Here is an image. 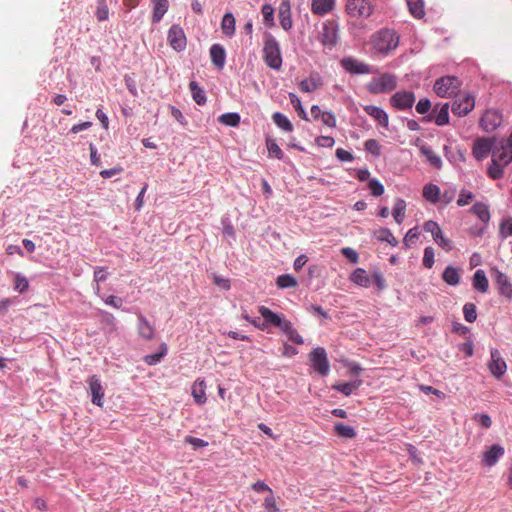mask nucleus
Returning <instances> with one entry per match:
<instances>
[{"instance_id":"39","label":"nucleus","mask_w":512,"mask_h":512,"mask_svg":"<svg viewBox=\"0 0 512 512\" xmlns=\"http://www.w3.org/2000/svg\"><path fill=\"white\" fill-rule=\"evenodd\" d=\"M320 39L324 45L333 46L337 41L336 31L333 28L324 26Z\"/></svg>"},{"instance_id":"19","label":"nucleus","mask_w":512,"mask_h":512,"mask_svg":"<svg viewBox=\"0 0 512 512\" xmlns=\"http://www.w3.org/2000/svg\"><path fill=\"white\" fill-rule=\"evenodd\" d=\"M365 113L374 118L378 124L387 128L389 125V117L387 113L380 107L374 105H366L363 107Z\"/></svg>"},{"instance_id":"16","label":"nucleus","mask_w":512,"mask_h":512,"mask_svg":"<svg viewBox=\"0 0 512 512\" xmlns=\"http://www.w3.org/2000/svg\"><path fill=\"white\" fill-rule=\"evenodd\" d=\"M495 284L502 296L512 299V283L506 274L496 271Z\"/></svg>"},{"instance_id":"22","label":"nucleus","mask_w":512,"mask_h":512,"mask_svg":"<svg viewBox=\"0 0 512 512\" xmlns=\"http://www.w3.org/2000/svg\"><path fill=\"white\" fill-rule=\"evenodd\" d=\"M335 0H312L311 11L315 15H325L334 9Z\"/></svg>"},{"instance_id":"53","label":"nucleus","mask_w":512,"mask_h":512,"mask_svg":"<svg viewBox=\"0 0 512 512\" xmlns=\"http://www.w3.org/2000/svg\"><path fill=\"white\" fill-rule=\"evenodd\" d=\"M423 229L426 232L431 233L433 240L438 236V234L442 232V229L440 228L438 223L432 220L426 221L423 225Z\"/></svg>"},{"instance_id":"25","label":"nucleus","mask_w":512,"mask_h":512,"mask_svg":"<svg viewBox=\"0 0 512 512\" xmlns=\"http://www.w3.org/2000/svg\"><path fill=\"white\" fill-rule=\"evenodd\" d=\"M206 384L204 379H197L192 386V396L197 404H204L206 397Z\"/></svg>"},{"instance_id":"28","label":"nucleus","mask_w":512,"mask_h":512,"mask_svg":"<svg viewBox=\"0 0 512 512\" xmlns=\"http://www.w3.org/2000/svg\"><path fill=\"white\" fill-rule=\"evenodd\" d=\"M420 152L426 157L431 166L436 169H440L442 167V160L440 156L430 146L422 145L420 147Z\"/></svg>"},{"instance_id":"9","label":"nucleus","mask_w":512,"mask_h":512,"mask_svg":"<svg viewBox=\"0 0 512 512\" xmlns=\"http://www.w3.org/2000/svg\"><path fill=\"white\" fill-rule=\"evenodd\" d=\"M494 138L481 137L474 141L472 154L477 160H483L492 153L494 149Z\"/></svg>"},{"instance_id":"58","label":"nucleus","mask_w":512,"mask_h":512,"mask_svg":"<svg viewBox=\"0 0 512 512\" xmlns=\"http://www.w3.org/2000/svg\"><path fill=\"white\" fill-rule=\"evenodd\" d=\"M368 187L373 196H381L384 193V186L376 179L370 180Z\"/></svg>"},{"instance_id":"45","label":"nucleus","mask_w":512,"mask_h":512,"mask_svg":"<svg viewBox=\"0 0 512 512\" xmlns=\"http://www.w3.org/2000/svg\"><path fill=\"white\" fill-rule=\"evenodd\" d=\"M449 104L445 103L442 105L437 115L435 116V123L438 126H444L449 123Z\"/></svg>"},{"instance_id":"30","label":"nucleus","mask_w":512,"mask_h":512,"mask_svg":"<svg viewBox=\"0 0 512 512\" xmlns=\"http://www.w3.org/2000/svg\"><path fill=\"white\" fill-rule=\"evenodd\" d=\"M236 21L232 13H226L221 21V30L223 34L232 37L235 34Z\"/></svg>"},{"instance_id":"21","label":"nucleus","mask_w":512,"mask_h":512,"mask_svg":"<svg viewBox=\"0 0 512 512\" xmlns=\"http://www.w3.org/2000/svg\"><path fill=\"white\" fill-rule=\"evenodd\" d=\"M321 77L317 74H311L309 78L304 79L299 84V89L302 92L310 93L316 91L322 86Z\"/></svg>"},{"instance_id":"11","label":"nucleus","mask_w":512,"mask_h":512,"mask_svg":"<svg viewBox=\"0 0 512 512\" xmlns=\"http://www.w3.org/2000/svg\"><path fill=\"white\" fill-rule=\"evenodd\" d=\"M491 359L488 362V369L491 374L497 379L501 378L507 371V364L501 357L500 352L492 348L490 351Z\"/></svg>"},{"instance_id":"49","label":"nucleus","mask_w":512,"mask_h":512,"mask_svg":"<svg viewBox=\"0 0 512 512\" xmlns=\"http://www.w3.org/2000/svg\"><path fill=\"white\" fill-rule=\"evenodd\" d=\"M261 12L263 14V18L265 21V24L268 27L274 26V8L270 4H264L262 6Z\"/></svg>"},{"instance_id":"15","label":"nucleus","mask_w":512,"mask_h":512,"mask_svg":"<svg viewBox=\"0 0 512 512\" xmlns=\"http://www.w3.org/2000/svg\"><path fill=\"white\" fill-rule=\"evenodd\" d=\"M87 382H88L89 390H90L91 396H92V399H91L92 403L97 406L102 407L103 406L104 389H103L100 379L96 375H93L88 378Z\"/></svg>"},{"instance_id":"33","label":"nucleus","mask_w":512,"mask_h":512,"mask_svg":"<svg viewBox=\"0 0 512 512\" xmlns=\"http://www.w3.org/2000/svg\"><path fill=\"white\" fill-rule=\"evenodd\" d=\"M442 279L449 285H458L460 283L459 270L451 265L447 266L442 274Z\"/></svg>"},{"instance_id":"35","label":"nucleus","mask_w":512,"mask_h":512,"mask_svg":"<svg viewBox=\"0 0 512 512\" xmlns=\"http://www.w3.org/2000/svg\"><path fill=\"white\" fill-rule=\"evenodd\" d=\"M375 238L380 242H387L391 246H397L398 241L388 228H380L374 232Z\"/></svg>"},{"instance_id":"56","label":"nucleus","mask_w":512,"mask_h":512,"mask_svg":"<svg viewBox=\"0 0 512 512\" xmlns=\"http://www.w3.org/2000/svg\"><path fill=\"white\" fill-rule=\"evenodd\" d=\"M419 236L420 233L417 227L409 229L403 239L404 245L409 247L411 243H414L419 238Z\"/></svg>"},{"instance_id":"29","label":"nucleus","mask_w":512,"mask_h":512,"mask_svg":"<svg viewBox=\"0 0 512 512\" xmlns=\"http://www.w3.org/2000/svg\"><path fill=\"white\" fill-rule=\"evenodd\" d=\"M362 385V380H354L351 382L337 383L332 386V389L343 393L345 396L351 395Z\"/></svg>"},{"instance_id":"12","label":"nucleus","mask_w":512,"mask_h":512,"mask_svg":"<svg viewBox=\"0 0 512 512\" xmlns=\"http://www.w3.org/2000/svg\"><path fill=\"white\" fill-rule=\"evenodd\" d=\"M415 102V95L411 91H398L390 98V104L398 110L412 108Z\"/></svg>"},{"instance_id":"23","label":"nucleus","mask_w":512,"mask_h":512,"mask_svg":"<svg viewBox=\"0 0 512 512\" xmlns=\"http://www.w3.org/2000/svg\"><path fill=\"white\" fill-rule=\"evenodd\" d=\"M259 313L264 318L265 325L271 324V325H273L275 327H279L281 329L286 321V320L281 319L279 315H277L276 313H274L273 311H271L269 308H267L265 306L259 307Z\"/></svg>"},{"instance_id":"5","label":"nucleus","mask_w":512,"mask_h":512,"mask_svg":"<svg viewBox=\"0 0 512 512\" xmlns=\"http://www.w3.org/2000/svg\"><path fill=\"white\" fill-rule=\"evenodd\" d=\"M396 76L390 73H383L379 77H373L366 88L371 94L387 93L396 88Z\"/></svg>"},{"instance_id":"50","label":"nucleus","mask_w":512,"mask_h":512,"mask_svg":"<svg viewBox=\"0 0 512 512\" xmlns=\"http://www.w3.org/2000/svg\"><path fill=\"white\" fill-rule=\"evenodd\" d=\"M266 146L271 157H275L277 159L283 158V152L278 146V144L273 139L266 140Z\"/></svg>"},{"instance_id":"26","label":"nucleus","mask_w":512,"mask_h":512,"mask_svg":"<svg viewBox=\"0 0 512 512\" xmlns=\"http://www.w3.org/2000/svg\"><path fill=\"white\" fill-rule=\"evenodd\" d=\"M350 280L358 286L368 288L371 285V277L363 268L355 269L350 275Z\"/></svg>"},{"instance_id":"43","label":"nucleus","mask_w":512,"mask_h":512,"mask_svg":"<svg viewBox=\"0 0 512 512\" xmlns=\"http://www.w3.org/2000/svg\"><path fill=\"white\" fill-rule=\"evenodd\" d=\"M218 121L224 125L236 127L240 123V115L238 113H225L219 116Z\"/></svg>"},{"instance_id":"8","label":"nucleus","mask_w":512,"mask_h":512,"mask_svg":"<svg viewBox=\"0 0 512 512\" xmlns=\"http://www.w3.org/2000/svg\"><path fill=\"white\" fill-rule=\"evenodd\" d=\"M374 10V6L369 0H348L346 3L347 13L356 18H369Z\"/></svg>"},{"instance_id":"17","label":"nucleus","mask_w":512,"mask_h":512,"mask_svg":"<svg viewBox=\"0 0 512 512\" xmlns=\"http://www.w3.org/2000/svg\"><path fill=\"white\" fill-rule=\"evenodd\" d=\"M137 321L138 335L143 339L152 340L155 336L154 326L142 314L137 316Z\"/></svg>"},{"instance_id":"2","label":"nucleus","mask_w":512,"mask_h":512,"mask_svg":"<svg viewBox=\"0 0 512 512\" xmlns=\"http://www.w3.org/2000/svg\"><path fill=\"white\" fill-rule=\"evenodd\" d=\"M371 44L377 53L388 55L398 47L399 35L393 29L384 28L372 35Z\"/></svg>"},{"instance_id":"55","label":"nucleus","mask_w":512,"mask_h":512,"mask_svg":"<svg viewBox=\"0 0 512 512\" xmlns=\"http://www.w3.org/2000/svg\"><path fill=\"white\" fill-rule=\"evenodd\" d=\"M499 232L503 238L512 236V217L507 218L501 222Z\"/></svg>"},{"instance_id":"36","label":"nucleus","mask_w":512,"mask_h":512,"mask_svg":"<svg viewBox=\"0 0 512 512\" xmlns=\"http://www.w3.org/2000/svg\"><path fill=\"white\" fill-rule=\"evenodd\" d=\"M406 202L398 198L396 199L393 207V217L398 224H401L405 218Z\"/></svg>"},{"instance_id":"13","label":"nucleus","mask_w":512,"mask_h":512,"mask_svg":"<svg viewBox=\"0 0 512 512\" xmlns=\"http://www.w3.org/2000/svg\"><path fill=\"white\" fill-rule=\"evenodd\" d=\"M168 41L174 50H184L186 47V36L183 29L178 25H173L168 32Z\"/></svg>"},{"instance_id":"54","label":"nucleus","mask_w":512,"mask_h":512,"mask_svg":"<svg viewBox=\"0 0 512 512\" xmlns=\"http://www.w3.org/2000/svg\"><path fill=\"white\" fill-rule=\"evenodd\" d=\"M434 249L432 247H426L424 249V256H423V266L425 268H432L434 265Z\"/></svg>"},{"instance_id":"48","label":"nucleus","mask_w":512,"mask_h":512,"mask_svg":"<svg viewBox=\"0 0 512 512\" xmlns=\"http://www.w3.org/2000/svg\"><path fill=\"white\" fill-rule=\"evenodd\" d=\"M107 272L106 268L104 267H96L94 270V282L96 283V286L94 287L96 295H99L100 293V282H103L107 279Z\"/></svg>"},{"instance_id":"63","label":"nucleus","mask_w":512,"mask_h":512,"mask_svg":"<svg viewBox=\"0 0 512 512\" xmlns=\"http://www.w3.org/2000/svg\"><path fill=\"white\" fill-rule=\"evenodd\" d=\"M169 108H170L172 117L182 126H186L187 120L184 117V115L182 114V112L178 108H176L175 106H172V105H170Z\"/></svg>"},{"instance_id":"52","label":"nucleus","mask_w":512,"mask_h":512,"mask_svg":"<svg viewBox=\"0 0 512 512\" xmlns=\"http://www.w3.org/2000/svg\"><path fill=\"white\" fill-rule=\"evenodd\" d=\"M289 99L293 107L298 111L299 116L304 119L308 120L305 110L302 107L300 99L295 95L294 93L289 94Z\"/></svg>"},{"instance_id":"62","label":"nucleus","mask_w":512,"mask_h":512,"mask_svg":"<svg viewBox=\"0 0 512 512\" xmlns=\"http://www.w3.org/2000/svg\"><path fill=\"white\" fill-rule=\"evenodd\" d=\"M415 109H416V111L419 114H426V113H428L429 110L431 109V102H430V100L427 99V98L420 99L419 102L416 104Z\"/></svg>"},{"instance_id":"27","label":"nucleus","mask_w":512,"mask_h":512,"mask_svg":"<svg viewBox=\"0 0 512 512\" xmlns=\"http://www.w3.org/2000/svg\"><path fill=\"white\" fill-rule=\"evenodd\" d=\"M211 61L218 68H223L226 60L224 48L219 44H214L210 48Z\"/></svg>"},{"instance_id":"32","label":"nucleus","mask_w":512,"mask_h":512,"mask_svg":"<svg viewBox=\"0 0 512 512\" xmlns=\"http://www.w3.org/2000/svg\"><path fill=\"white\" fill-rule=\"evenodd\" d=\"M473 287L482 292L486 293L489 288V282L483 270H477L473 276Z\"/></svg>"},{"instance_id":"18","label":"nucleus","mask_w":512,"mask_h":512,"mask_svg":"<svg viewBox=\"0 0 512 512\" xmlns=\"http://www.w3.org/2000/svg\"><path fill=\"white\" fill-rule=\"evenodd\" d=\"M278 18L281 27L285 31L291 30L293 21L291 18V4L290 2H282L279 6Z\"/></svg>"},{"instance_id":"64","label":"nucleus","mask_w":512,"mask_h":512,"mask_svg":"<svg viewBox=\"0 0 512 512\" xmlns=\"http://www.w3.org/2000/svg\"><path fill=\"white\" fill-rule=\"evenodd\" d=\"M315 142L320 147L331 148L333 147L335 140L331 136H319L316 138Z\"/></svg>"},{"instance_id":"42","label":"nucleus","mask_w":512,"mask_h":512,"mask_svg":"<svg viewBox=\"0 0 512 512\" xmlns=\"http://www.w3.org/2000/svg\"><path fill=\"white\" fill-rule=\"evenodd\" d=\"M192 97L194 101L199 104L203 105L206 102V97L204 91L198 86V84L194 81H192L189 85Z\"/></svg>"},{"instance_id":"47","label":"nucleus","mask_w":512,"mask_h":512,"mask_svg":"<svg viewBox=\"0 0 512 512\" xmlns=\"http://www.w3.org/2000/svg\"><path fill=\"white\" fill-rule=\"evenodd\" d=\"M276 283L279 288H294L297 286V280L289 274L278 276Z\"/></svg>"},{"instance_id":"51","label":"nucleus","mask_w":512,"mask_h":512,"mask_svg":"<svg viewBox=\"0 0 512 512\" xmlns=\"http://www.w3.org/2000/svg\"><path fill=\"white\" fill-rule=\"evenodd\" d=\"M464 318L467 322L472 323L477 318L476 306L473 303H466L463 307Z\"/></svg>"},{"instance_id":"4","label":"nucleus","mask_w":512,"mask_h":512,"mask_svg":"<svg viewBox=\"0 0 512 512\" xmlns=\"http://www.w3.org/2000/svg\"><path fill=\"white\" fill-rule=\"evenodd\" d=\"M462 82L456 76H443L436 79L433 90L442 98H451L458 95Z\"/></svg>"},{"instance_id":"44","label":"nucleus","mask_w":512,"mask_h":512,"mask_svg":"<svg viewBox=\"0 0 512 512\" xmlns=\"http://www.w3.org/2000/svg\"><path fill=\"white\" fill-rule=\"evenodd\" d=\"M13 288L15 291H17L19 293H24L25 291H27L29 288V282H28L27 278L20 273H15Z\"/></svg>"},{"instance_id":"14","label":"nucleus","mask_w":512,"mask_h":512,"mask_svg":"<svg viewBox=\"0 0 512 512\" xmlns=\"http://www.w3.org/2000/svg\"><path fill=\"white\" fill-rule=\"evenodd\" d=\"M341 66L352 74H369L372 69L369 65L360 62L352 57H346L341 60Z\"/></svg>"},{"instance_id":"1","label":"nucleus","mask_w":512,"mask_h":512,"mask_svg":"<svg viewBox=\"0 0 512 512\" xmlns=\"http://www.w3.org/2000/svg\"><path fill=\"white\" fill-rule=\"evenodd\" d=\"M512 162V133L509 138L502 139L492 151L491 164L487 173L493 180L503 177V169Z\"/></svg>"},{"instance_id":"3","label":"nucleus","mask_w":512,"mask_h":512,"mask_svg":"<svg viewBox=\"0 0 512 512\" xmlns=\"http://www.w3.org/2000/svg\"><path fill=\"white\" fill-rule=\"evenodd\" d=\"M263 58L265 63L272 69L279 70L282 66L279 43L270 33L265 34Z\"/></svg>"},{"instance_id":"6","label":"nucleus","mask_w":512,"mask_h":512,"mask_svg":"<svg viewBox=\"0 0 512 512\" xmlns=\"http://www.w3.org/2000/svg\"><path fill=\"white\" fill-rule=\"evenodd\" d=\"M475 107V97L468 93H462L455 96V100L452 103V113L458 117H464L468 115Z\"/></svg>"},{"instance_id":"31","label":"nucleus","mask_w":512,"mask_h":512,"mask_svg":"<svg viewBox=\"0 0 512 512\" xmlns=\"http://www.w3.org/2000/svg\"><path fill=\"white\" fill-rule=\"evenodd\" d=\"M422 194L427 201L435 204L440 200L441 192L437 185L429 183L423 187Z\"/></svg>"},{"instance_id":"20","label":"nucleus","mask_w":512,"mask_h":512,"mask_svg":"<svg viewBox=\"0 0 512 512\" xmlns=\"http://www.w3.org/2000/svg\"><path fill=\"white\" fill-rule=\"evenodd\" d=\"M504 455V448L499 444L492 445L483 454V463L486 466H493L497 463L500 457Z\"/></svg>"},{"instance_id":"10","label":"nucleus","mask_w":512,"mask_h":512,"mask_svg":"<svg viewBox=\"0 0 512 512\" xmlns=\"http://www.w3.org/2000/svg\"><path fill=\"white\" fill-rule=\"evenodd\" d=\"M502 122V115L494 109H488L480 118L479 125L486 132L496 130Z\"/></svg>"},{"instance_id":"57","label":"nucleus","mask_w":512,"mask_h":512,"mask_svg":"<svg viewBox=\"0 0 512 512\" xmlns=\"http://www.w3.org/2000/svg\"><path fill=\"white\" fill-rule=\"evenodd\" d=\"M434 241L442 248L444 249L445 251L449 252L452 250L453 248V245H452V241L448 238H446L443 234V232H441L440 234H438V236L434 239Z\"/></svg>"},{"instance_id":"34","label":"nucleus","mask_w":512,"mask_h":512,"mask_svg":"<svg viewBox=\"0 0 512 512\" xmlns=\"http://www.w3.org/2000/svg\"><path fill=\"white\" fill-rule=\"evenodd\" d=\"M281 331L286 334L288 339L297 345L303 344L302 336L293 328L292 323L288 320L285 321Z\"/></svg>"},{"instance_id":"41","label":"nucleus","mask_w":512,"mask_h":512,"mask_svg":"<svg viewBox=\"0 0 512 512\" xmlns=\"http://www.w3.org/2000/svg\"><path fill=\"white\" fill-rule=\"evenodd\" d=\"M471 211L483 222H487L490 219L488 207L483 203L474 204Z\"/></svg>"},{"instance_id":"60","label":"nucleus","mask_w":512,"mask_h":512,"mask_svg":"<svg viewBox=\"0 0 512 512\" xmlns=\"http://www.w3.org/2000/svg\"><path fill=\"white\" fill-rule=\"evenodd\" d=\"M366 151L370 152L373 155L378 156L380 153V144L375 139H369L364 144Z\"/></svg>"},{"instance_id":"40","label":"nucleus","mask_w":512,"mask_h":512,"mask_svg":"<svg viewBox=\"0 0 512 512\" xmlns=\"http://www.w3.org/2000/svg\"><path fill=\"white\" fill-rule=\"evenodd\" d=\"M334 429L338 436L343 438L352 439L356 436L354 428L343 423L335 424Z\"/></svg>"},{"instance_id":"7","label":"nucleus","mask_w":512,"mask_h":512,"mask_svg":"<svg viewBox=\"0 0 512 512\" xmlns=\"http://www.w3.org/2000/svg\"><path fill=\"white\" fill-rule=\"evenodd\" d=\"M309 360L315 371L321 376H327L330 371V364L327 353L323 347L314 348L309 354Z\"/></svg>"},{"instance_id":"37","label":"nucleus","mask_w":512,"mask_h":512,"mask_svg":"<svg viewBox=\"0 0 512 512\" xmlns=\"http://www.w3.org/2000/svg\"><path fill=\"white\" fill-rule=\"evenodd\" d=\"M410 13L415 18H422L425 15L423 0H406Z\"/></svg>"},{"instance_id":"59","label":"nucleus","mask_w":512,"mask_h":512,"mask_svg":"<svg viewBox=\"0 0 512 512\" xmlns=\"http://www.w3.org/2000/svg\"><path fill=\"white\" fill-rule=\"evenodd\" d=\"M264 506L268 512H280L277 507L275 497L273 492L269 493V495L264 500Z\"/></svg>"},{"instance_id":"46","label":"nucleus","mask_w":512,"mask_h":512,"mask_svg":"<svg viewBox=\"0 0 512 512\" xmlns=\"http://www.w3.org/2000/svg\"><path fill=\"white\" fill-rule=\"evenodd\" d=\"M98 21H105L109 17V8L106 0H97V8L95 12Z\"/></svg>"},{"instance_id":"24","label":"nucleus","mask_w":512,"mask_h":512,"mask_svg":"<svg viewBox=\"0 0 512 512\" xmlns=\"http://www.w3.org/2000/svg\"><path fill=\"white\" fill-rule=\"evenodd\" d=\"M153 5L152 22L158 23L161 21L169 8L168 0H151Z\"/></svg>"},{"instance_id":"38","label":"nucleus","mask_w":512,"mask_h":512,"mask_svg":"<svg viewBox=\"0 0 512 512\" xmlns=\"http://www.w3.org/2000/svg\"><path fill=\"white\" fill-rule=\"evenodd\" d=\"M272 119L274 121V123L281 129L287 131V132H291L293 130V125L292 123L289 121V119L283 115L282 113L280 112H275L272 116Z\"/></svg>"},{"instance_id":"61","label":"nucleus","mask_w":512,"mask_h":512,"mask_svg":"<svg viewBox=\"0 0 512 512\" xmlns=\"http://www.w3.org/2000/svg\"><path fill=\"white\" fill-rule=\"evenodd\" d=\"M321 120L324 125H326L330 128L336 127V117H335L334 113L331 111H325L322 114Z\"/></svg>"}]
</instances>
